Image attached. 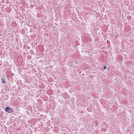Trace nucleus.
Wrapping results in <instances>:
<instances>
[{
    "mask_svg": "<svg viewBox=\"0 0 134 134\" xmlns=\"http://www.w3.org/2000/svg\"><path fill=\"white\" fill-rule=\"evenodd\" d=\"M5 110L6 112L8 113H12L13 112L12 108H10L9 106L5 108Z\"/></svg>",
    "mask_w": 134,
    "mask_h": 134,
    "instance_id": "nucleus-1",
    "label": "nucleus"
},
{
    "mask_svg": "<svg viewBox=\"0 0 134 134\" xmlns=\"http://www.w3.org/2000/svg\"><path fill=\"white\" fill-rule=\"evenodd\" d=\"M2 82L3 83H4L6 82L4 79H2Z\"/></svg>",
    "mask_w": 134,
    "mask_h": 134,
    "instance_id": "nucleus-2",
    "label": "nucleus"
},
{
    "mask_svg": "<svg viewBox=\"0 0 134 134\" xmlns=\"http://www.w3.org/2000/svg\"><path fill=\"white\" fill-rule=\"evenodd\" d=\"M106 66H105L104 67V69H105L106 68Z\"/></svg>",
    "mask_w": 134,
    "mask_h": 134,
    "instance_id": "nucleus-3",
    "label": "nucleus"
}]
</instances>
